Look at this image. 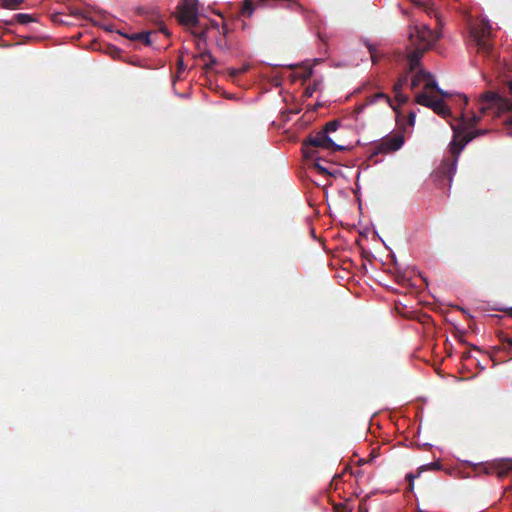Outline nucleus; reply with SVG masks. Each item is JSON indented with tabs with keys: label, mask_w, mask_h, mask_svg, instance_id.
Here are the masks:
<instances>
[{
	"label": "nucleus",
	"mask_w": 512,
	"mask_h": 512,
	"mask_svg": "<svg viewBox=\"0 0 512 512\" xmlns=\"http://www.w3.org/2000/svg\"><path fill=\"white\" fill-rule=\"evenodd\" d=\"M442 37L440 30L431 29L428 25L419 24L410 28L409 39L412 51L408 55L410 71H416L424 53L431 50Z\"/></svg>",
	"instance_id": "1"
},
{
	"label": "nucleus",
	"mask_w": 512,
	"mask_h": 512,
	"mask_svg": "<svg viewBox=\"0 0 512 512\" xmlns=\"http://www.w3.org/2000/svg\"><path fill=\"white\" fill-rule=\"evenodd\" d=\"M470 37L477 48L478 54L492 67L498 63V55L494 49L492 27L488 20L481 19L470 26Z\"/></svg>",
	"instance_id": "2"
},
{
	"label": "nucleus",
	"mask_w": 512,
	"mask_h": 512,
	"mask_svg": "<svg viewBox=\"0 0 512 512\" xmlns=\"http://www.w3.org/2000/svg\"><path fill=\"white\" fill-rule=\"evenodd\" d=\"M479 115H500L512 111V101L496 92L488 91L477 101Z\"/></svg>",
	"instance_id": "3"
},
{
	"label": "nucleus",
	"mask_w": 512,
	"mask_h": 512,
	"mask_svg": "<svg viewBox=\"0 0 512 512\" xmlns=\"http://www.w3.org/2000/svg\"><path fill=\"white\" fill-rule=\"evenodd\" d=\"M314 148H322L330 151H342L345 149L344 146L336 144L328 135L322 130L318 131L314 135H310L303 142V154L307 158H313L315 156Z\"/></svg>",
	"instance_id": "4"
},
{
	"label": "nucleus",
	"mask_w": 512,
	"mask_h": 512,
	"mask_svg": "<svg viewBox=\"0 0 512 512\" xmlns=\"http://www.w3.org/2000/svg\"><path fill=\"white\" fill-rule=\"evenodd\" d=\"M472 139V137H468L465 140V143L457 147L456 143H453L452 145V153L454 154V158L452 159H445L439 168L435 172V177L439 182H442L444 180H447V185L450 188L451 183L453 181V177L456 173L457 168V157L460 152V150L463 148V146L469 142Z\"/></svg>",
	"instance_id": "5"
},
{
	"label": "nucleus",
	"mask_w": 512,
	"mask_h": 512,
	"mask_svg": "<svg viewBox=\"0 0 512 512\" xmlns=\"http://www.w3.org/2000/svg\"><path fill=\"white\" fill-rule=\"evenodd\" d=\"M177 19L181 25L197 26L199 23L198 0H181L177 6Z\"/></svg>",
	"instance_id": "6"
},
{
	"label": "nucleus",
	"mask_w": 512,
	"mask_h": 512,
	"mask_svg": "<svg viewBox=\"0 0 512 512\" xmlns=\"http://www.w3.org/2000/svg\"><path fill=\"white\" fill-rule=\"evenodd\" d=\"M422 85L424 91H434L437 94L447 97L448 93L440 89L437 85V82L433 79V76L429 73L424 71L423 69H419L414 76L412 77L410 87L412 90L420 87Z\"/></svg>",
	"instance_id": "7"
},
{
	"label": "nucleus",
	"mask_w": 512,
	"mask_h": 512,
	"mask_svg": "<svg viewBox=\"0 0 512 512\" xmlns=\"http://www.w3.org/2000/svg\"><path fill=\"white\" fill-rule=\"evenodd\" d=\"M415 102L419 105L431 108L436 114L443 118H448L451 115L449 107L442 99H437L427 92L417 93Z\"/></svg>",
	"instance_id": "8"
},
{
	"label": "nucleus",
	"mask_w": 512,
	"mask_h": 512,
	"mask_svg": "<svg viewBox=\"0 0 512 512\" xmlns=\"http://www.w3.org/2000/svg\"><path fill=\"white\" fill-rule=\"evenodd\" d=\"M404 144L402 134L388 135L374 145L372 156L378 154H389L399 150Z\"/></svg>",
	"instance_id": "9"
},
{
	"label": "nucleus",
	"mask_w": 512,
	"mask_h": 512,
	"mask_svg": "<svg viewBox=\"0 0 512 512\" xmlns=\"http://www.w3.org/2000/svg\"><path fill=\"white\" fill-rule=\"evenodd\" d=\"M487 474H497L498 477H505L512 471V460H495L484 465Z\"/></svg>",
	"instance_id": "10"
},
{
	"label": "nucleus",
	"mask_w": 512,
	"mask_h": 512,
	"mask_svg": "<svg viewBox=\"0 0 512 512\" xmlns=\"http://www.w3.org/2000/svg\"><path fill=\"white\" fill-rule=\"evenodd\" d=\"M408 82V74L401 76L393 86V92L398 105H402L408 101V97L402 93L403 87Z\"/></svg>",
	"instance_id": "11"
},
{
	"label": "nucleus",
	"mask_w": 512,
	"mask_h": 512,
	"mask_svg": "<svg viewBox=\"0 0 512 512\" xmlns=\"http://www.w3.org/2000/svg\"><path fill=\"white\" fill-rule=\"evenodd\" d=\"M36 21H37L36 17H34L31 14L18 13V14H15L13 16V18L10 19V20H3V23L5 25H7V26H12L15 23H19V24L25 25V24H28V23H31V22H36Z\"/></svg>",
	"instance_id": "12"
},
{
	"label": "nucleus",
	"mask_w": 512,
	"mask_h": 512,
	"mask_svg": "<svg viewBox=\"0 0 512 512\" xmlns=\"http://www.w3.org/2000/svg\"><path fill=\"white\" fill-rule=\"evenodd\" d=\"M139 15L145 16L148 20L158 23L160 22V13L155 8L140 7L137 9Z\"/></svg>",
	"instance_id": "13"
},
{
	"label": "nucleus",
	"mask_w": 512,
	"mask_h": 512,
	"mask_svg": "<svg viewBox=\"0 0 512 512\" xmlns=\"http://www.w3.org/2000/svg\"><path fill=\"white\" fill-rule=\"evenodd\" d=\"M378 100L385 101L392 109L396 110V107L393 105L391 98L383 92H378L367 97V104H374Z\"/></svg>",
	"instance_id": "14"
},
{
	"label": "nucleus",
	"mask_w": 512,
	"mask_h": 512,
	"mask_svg": "<svg viewBox=\"0 0 512 512\" xmlns=\"http://www.w3.org/2000/svg\"><path fill=\"white\" fill-rule=\"evenodd\" d=\"M291 24L292 22L290 20L281 18L280 21L277 24H275V33L280 36L286 35L290 31Z\"/></svg>",
	"instance_id": "15"
},
{
	"label": "nucleus",
	"mask_w": 512,
	"mask_h": 512,
	"mask_svg": "<svg viewBox=\"0 0 512 512\" xmlns=\"http://www.w3.org/2000/svg\"><path fill=\"white\" fill-rule=\"evenodd\" d=\"M199 58L203 61L208 60V62L204 65V69L207 71L211 70L217 62L209 50L201 52Z\"/></svg>",
	"instance_id": "16"
},
{
	"label": "nucleus",
	"mask_w": 512,
	"mask_h": 512,
	"mask_svg": "<svg viewBox=\"0 0 512 512\" xmlns=\"http://www.w3.org/2000/svg\"><path fill=\"white\" fill-rule=\"evenodd\" d=\"M150 35L151 32H140L134 33L128 38L133 41H142L145 45L149 46L151 44Z\"/></svg>",
	"instance_id": "17"
},
{
	"label": "nucleus",
	"mask_w": 512,
	"mask_h": 512,
	"mask_svg": "<svg viewBox=\"0 0 512 512\" xmlns=\"http://www.w3.org/2000/svg\"><path fill=\"white\" fill-rule=\"evenodd\" d=\"M255 10V4L253 0H244L241 6V14L250 17Z\"/></svg>",
	"instance_id": "18"
},
{
	"label": "nucleus",
	"mask_w": 512,
	"mask_h": 512,
	"mask_svg": "<svg viewBox=\"0 0 512 512\" xmlns=\"http://www.w3.org/2000/svg\"><path fill=\"white\" fill-rule=\"evenodd\" d=\"M25 0H1V7L4 9H18Z\"/></svg>",
	"instance_id": "19"
},
{
	"label": "nucleus",
	"mask_w": 512,
	"mask_h": 512,
	"mask_svg": "<svg viewBox=\"0 0 512 512\" xmlns=\"http://www.w3.org/2000/svg\"><path fill=\"white\" fill-rule=\"evenodd\" d=\"M340 126V121L338 120H332L325 124L322 131L325 132L326 135H328L330 132L336 131Z\"/></svg>",
	"instance_id": "20"
},
{
	"label": "nucleus",
	"mask_w": 512,
	"mask_h": 512,
	"mask_svg": "<svg viewBox=\"0 0 512 512\" xmlns=\"http://www.w3.org/2000/svg\"><path fill=\"white\" fill-rule=\"evenodd\" d=\"M441 469V463L439 461H435V462H432V463H429L427 465H423L419 468V472H418V475L422 472V471H426V470H440Z\"/></svg>",
	"instance_id": "21"
},
{
	"label": "nucleus",
	"mask_w": 512,
	"mask_h": 512,
	"mask_svg": "<svg viewBox=\"0 0 512 512\" xmlns=\"http://www.w3.org/2000/svg\"><path fill=\"white\" fill-rule=\"evenodd\" d=\"M193 36L195 37L196 41L205 42L206 41V31L201 32H192Z\"/></svg>",
	"instance_id": "22"
},
{
	"label": "nucleus",
	"mask_w": 512,
	"mask_h": 512,
	"mask_svg": "<svg viewBox=\"0 0 512 512\" xmlns=\"http://www.w3.org/2000/svg\"><path fill=\"white\" fill-rule=\"evenodd\" d=\"M500 340L502 342V344L504 345V347H509V348H512V338L510 337H507L505 335H501L500 336Z\"/></svg>",
	"instance_id": "23"
},
{
	"label": "nucleus",
	"mask_w": 512,
	"mask_h": 512,
	"mask_svg": "<svg viewBox=\"0 0 512 512\" xmlns=\"http://www.w3.org/2000/svg\"><path fill=\"white\" fill-rule=\"evenodd\" d=\"M367 47H368V50H369L372 62L376 63L377 62V55H376L375 48L372 45H370V44H368Z\"/></svg>",
	"instance_id": "24"
},
{
	"label": "nucleus",
	"mask_w": 512,
	"mask_h": 512,
	"mask_svg": "<svg viewBox=\"0 0 512 512\" xmlns=\"http://www.w3.org/2000/svg\"><path fill=\"white\" fill-rule=\"evenodd\" d=\"M418 475H414L412 473H409L406 475V480L409 482V490H413V481Z\"/></svg>",
	"instance_id": "25"
},
{
	"label": "nucleus",
	"mask_w": 512,
	"mask_h": 512,
	"mask_svg": "<svg viewBox=\"0 0 512 512\" xmlns=\"http://www.w3.org/2000/svg\"><path fill=\"white\" fill-rule=\"evenodd\" d=\"M316 89H317L316 83L313 86L307 87L305 90V96L311 97L313 95V93L316 91Z\"/></svg>",
	"instance_id": "26"
},
{
	"label": "nucleus",
	"mask_w": 512,
	"mask_h": 512,
	"mask_svg": "<svg viewBox=\"0 0 512 512\" xmlns=\"http://www.w3.org/2000/svg\"><path fill=\"white\" fill-rule=\"evenodd\" d=\"M416 119V113L414 111L409 112L408 114V124L410 126H414Z\"/></svg>",
	"instance_id": "27"
},
{
	"label": "nucleus",
	"mask_w": 512,
	"mask_h": 512,
	"mask_svg": "<svg viewBox=\"0 0 512 512\" xmlns=\"http://www.w3.org/2000/svg\"><path fill=\"white\" fill-rule=\"evenodd\" d=\"M315 168L321 173V174H326L328 173L327 169L324 168L318 161L315 162L314 164Z\"/></svg>",
	"instance_id": "28"
},
{
	"label": "nucleus",
	"mask_w": 512,
	"mask_h": 512,
	"mask_svg": "<svg viewBox=\"0 0 512 512\" xmlns=\"http://www.w3.org/2000/svg\"><path fill=\"white\" fill-rule=\"evenodd\" d=\"M508 133L512 135V117L505 121Z\"/></svg>",
	"instance_id": "29"
},
{
	"label": "nucleus",
	"mask_w": 512,
	"mask_h": 512,
	"mask_svg": "<svg viewBox=\"0 0 512 512\" xmlns=\"http://www.w3.org/2000/svg\"><path fill=\"white\" fill-rule=\"evenodd\" d=\"M367 105H368V104H367V102H366V103H364V104H362V105H359L358 107H356L355 112H356L357 114L361 113V112L365 109V107H366Z\"/></svg>",
	"instance_id": "30"
},
{
	"label": "nucleus",
	"mask_w": 512,
	"mask_h": 512,
	"mask_svg": "<svg viewBox=\"0 0 512 512\" xmlns=\"http://www.w3.org/2000/svg\"><path fill=\"white\" fill-rule=\"evenodd\" d=\"M160 31H161L162 33H164L165 35L169 36V32H168L167 28H166L164 25H162V26L160 27Z\"/></svg>",
	"instance_id": "31"
},
{
	"label": "nucleus",
	"mask_w": 512,
	"mask_h": 512,
	"mask_svg": "<svg viewBox=\"0 0 512 512\" xmlns=\"http://www.w3.org/2000/svg\"><path fill=\"white\" fill-rule=\"evenodd\" d=\"M479 119H480V116H477L476 113H473V117H472L473 122L476 123L479 121Z\"/></svg>",
	"instance_id": "32"
},
{
	"label": "nucleus",
	"mask_w": 512,
	"mask_h": 512,
	"mask_svg": "<svg viewBox=\"0 0 512 512\" xmlns=\"http://www.w3.org/2000/svg\"><path fill=\"white\" fill-rule=\"evenodd\" d=\"M311 75H312V70H311V69H309V70L305 73V75H304V79H307V78L311 77Z\"/></svg>",
	"instance_id": "33"
},
{
	"label": "nucleus",
	"mask_w": 512,
	"mask_h": 512,
	"mask_svg": "<svg viewBox=\"0 0 512 512\" xmlns=\"http://www.w3.org/2000/svg\"><path fill=\"white\" fill-rule=\"evenodd\" d=\"M509 92L512 94V80L508 81L507 83Z\"/></svg>",
	"instance_id": "34"
},
{
	"label": "nucleus",
	"mask_w": 512,
	"mask_h": 512,
	"mask_svg": "<svg viewBox=\"0 0 512 512\" xmlns=\"http://www.w3.org/2000/svg\"><path fill=\"white\" fill-rule=\"evenodd\" d=\"M463 104L466 106L468 104V99L466 96L463 97Z\"/></svg>",
	"instance_id": "35"
},
{
	"label": "nucleus",
	"mask_w": 512,
	"mask_h": 512,
	"mask_svg": "<svg viewBox=\"0 0 512 512\" xmlns=\"http://www.w3.org/2000/svg\"><path fill=\"white\" fill-rule=\"evenodd\" d=\"M196 46H197V49L200 50L201 49V41H196Z\"/></svg>",
	"instance_id": "36"
},
{
	"label": "nucleus",
	"mask_w": 512,
	"mask_h": 512,
	"mask_svg": "<svg viewBox=\"0 0 512 512\" xmlns=\"http://www.w3.org/2000/svg\"><path fill=\"white\" fill-rule=\"evenodd\" d=\"M182 68H183V60L181 59V60L179 61V69L181 70Z\"/></svg>",
	"instance_id": "37"
},
{
	"label": "nucleus",
	"mask_w": 512,
	"mask_h": 512,
	"mask_svg": "<svg viewBox=\"0 0 512 512\" xmlns=\"http://www.w3.org/2000/svg\"><path fill=\"white\" fill-rule=\"evenodd\" d=\"M470 356L469 352L463 353V358H468Z\"/></svg>",
	"instance_id": "38"
},
{
	"label": "nucleus",
	"mask_w": 512,
	"mask_h": 512,
	"mask_svg": "<svg viewBox=\"0 0 512 512\" xmlns=\"http://www.w3.org/2000/svg\"><path fill=\"white\" fill-rule=\"evenodd\" d=\"M442 24H441V21L440 19L438 18V27L441 28Z\"/></svg>",
	"instance_id": "39"
},
{
	"label": "nucleus",
	"mask_w": 512,
	"mask_h": 512,
	"mask_svg": "<svg viewBox=\"0 0 512 512\" xmlns=\"http://www.w3.org/2000/svg\"><path fill=\"white\" fill-rule=\"evenodd\" d=\"M355 476H356V477L361 476V472H360V471H358V472L355 474Z\"/></svg>",
	"instance_id": "40"
}]
</instances>
